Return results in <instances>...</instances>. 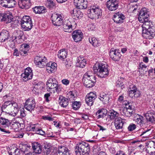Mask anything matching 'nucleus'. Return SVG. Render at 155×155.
Wrapping results in <instances>:
<instances>
[{
	"label": "nucleus",
	"mask_w": 155,
	"mask_h": 155,
	"mask_svg": "<svg viewBox=\"0 0 155 155\" xmlns=\"http://www.w3.org/2000/svg\"><path fill=\"white\" fill-rule=\"evenodd\" d=\"M93 70L95 73L101 78L107 77L109 72L107 65L103 63L96 64L93 67Z\"/></svg>",
	"instance_id": "f257e3e1"
},
{
	"label": "nucleus",
	"mask_w": 155,
	"mask_h": 155,
	"mask_svg": "<svg viewBox=\"0 0 155 155\" xmlns=\"http://www.w3.org/2000/svg\"><path fill=\"white\" fill-rule=\"evenodd\" d=\"M47 89L51 93L58 92L61 90L60 85L58 84L56 80L54 78H49L47 82Z\"/></svg>",
	"instance_id": "f03ea898"
},
{
	"label": "nucleus",
	"mask_w": 155,
	"mask_h": 155,
	"mask_svg": "<svg viewBox=\"0 0 155 155\" xmlns=\"http://www.w3.org/2000/svg\"><path fill=\"white\" fill-rule=\"evenodd\" d=\"M75 151L76 155H88L90 151V147L87 143L82 142L77 145Z\"/></svg>",
	"instance_id": "7ed1b4c3"
},
{
	"label": "nucleus",
	"mask_w": 155,
	"mask_h": 155,
	"mask_svg": "<svg viewBox=\"0 0 155 155\" xmlns=\"http://www.w3.org/2000/svg\"><path fill=\"white\" fill-rule=\"evenodd\" d=\"M22 28L25 31H28L31 30L33 26L31 19L28 16H24L20 21Z\"/></svg>",
	"instance_id": "20e7f679"
},
{
	"label": "nucleus",
	"mask_w": 155,
	"mask_h": 155,
	"mask_svg": "<svg viewBox=\"0 0 155 155\" xmlns=\"http://www.w3.org/2000/svg\"><path fill=\"white\" fill-rule=\"evenodd\" d=\"M34 63L37 66L40 68L45 67L47 62V59L45 56L38 55L35 56Z\"/></svg>",
	"instance_id": "39448f33"
},
{
	"label": "nucleus",
	"mask_w": 155,
	"mask_h": 155,
	"mask_svg": "<svg viewBox=\"0 0 155 155\" xmlns=\"http://www.w3.org/2000/svg\"><path fill=\"white\" fill-rule=\"evenodd\" d=\"M63 17L60 14L54 13L51 16L52 24L56 26H60L63 25Z\"/></svg>",
	"instance_id": "423d86ee"
},
{
	"label": "nucleus",
	"mask_w": 155,
	"mask_h": 155,
	"mask_svg": "<svg viewBox=\"0 0 155 155\" xmlns=\"http://www.w3.org/2000/svg\"><path fill=\"white\" fill-rule=\"evenodd\" d=\"M125 107L123 109L122 112H121V114L123 116L127 117H130L131 116L134 107L132 105V103L127 102L124 104Z\"/></svg>",
	"instance_id": "0eeeda50"
},
{
	"label": "nucleus",
	"mask_w": 155,
	"mask_h": 155,
	"mask_svg": "<svg viewBox=\"0 0 155 155\" xmlns=\"http://www.w3.org/2000/svg\"><path fill=\"white\" fill-rule=\"evenodd\" d=\"M76 23L69 20H66L63 24V30L65 32H71L76 27Z\"/></svg>",
	"instance_id": "6e6552de"
},
{
	"label": "nucleus",
	"mask_w": 155,
	"mask_h": 155,
	"mask_svg": "<svg viewBox=\"0 0 155 155\" xmlns=\"http://www.w3.org/2000/svg\"><path fill=\"white\" fill-rule=\"evenodd\" d=\"M149 17L148 10L147 8H144L141 9L138 15V19L139 21L141 23H143L146 20H148Z\"/></svg>",
	"instance_id": "1a4fd4ad"
},
{
	"label": "nucleus",
	"mask_w": 155,
	"mask_h": 155,
	"mask_svg": "<svg viewBox=\"0 0 155 155\" xmlns=\"http://www.w3.org/2000/svg\"><path fill=\"white\" fill-rule=\"evenodd\" d=\"M90 15H92V16L91 18V19H98L102 15L101 10L98 7L93 6L90 9Z\"/></svg>",
	"instance_id": "9d476101"
},
{
	"label": "nucleus",
	"mask_w": 155,
	"mask_h": 155,
	"mask_svg": "<svg viewBox=\"0 0 155 155\" xmlns=\"http://www.w3.org/2000/svg\"><path fill=\"white\" fill-rule=\"evenodd\" d=\"M21 79L22 81H27L31 79L33 76L32 70L30 68H26L24 73L21 74Z\"/></svg>",
	"instance_id": "9b49d317"
},
{
	"label": "nucleus",
	"mask_w": 155,
	"mask_h": 155,
	"mask_svg": "<svg viewBox=\"0 0 155 155\" xmlns=\"http://www.w3.org/2000/svg\"><path fill=\"white\" fill-rule=\"evenodd\" d=\"M35 106V99L31 98H28L26 101L24 106L25 109L30 112L34 110Z\"/></svg>",
	"instance_id": "f8f14e48"
},
{
	"label": "nucleus",
	"mask_w": 155,
	"mask_h": 155,
	"mask_svg": "<svg viewBox=\"0 0 155 155\" xmlns=\"http://www.w3.org/2000/svg\"><path fill=\"white\" fill-rule=\"evenodd\" d=\"M120 52L119 49L111 48L110 51V56L111 59L114 61L119 60L121 56Z\"/></svg>",
	"instance_id": "ddd939ff"
},
{
	"label": "nucleus",
	"mask_w": 155,
	"mask_h": 155,
	"mask_svg": "<svg viewBox=\"0 0 155 155\" xmlns=\"http://www.w3.org/2000/svg\"><path fill=\"white\" fill-rule=\"evenodd\" d=\"M119 2L117 0H108L106 3L108 9L110 11H114L117 9Z\"/></svg>",
	"instance_id": "4468645a"
},
{
	"label": "nucleus",
	"mask_w": 155,
	"mask_h": 155,
	"mask_svg": "<svg viewBox=\"0 0 155 155\" xmlns=\"http://www.w3.org/2000/svg\"><path fill=\"white\" fill-rule=\"evenodd\" d=\"M129 87L130 90L129 91V95L131 97L136 98L140 96V93L134 85H130Z\"/></svg>",
	"instance_id": "2eb2a0df"
},
{
	"label": "nucleus",
	"mask_w": 155,
	"mask_h": 155,
	"mask_svg": "<svg viewBox=\"0 0 155 155\" xmlns=\"http://www.w3.org/2000/svg\"><path fill=\"white\" fill-rule=\"evenodd\" d=\"M97 98L96 92H91L88 94L86 97L85 101L87 104L89 106H92Z\"/></svg>",
	"instance_id": "dca6fc26"
},
{
	"label": "nucleus",
	"mask_w": 155,
	"mask_h": 155,
	"mask_svg": "<svg viewBox=\"0 0 155 155\" xmlns=\"http://www.w3.org/2000/svg\"><path fill=\"white\" fill-rule=\"evenodd\" d=\"M155 35V31L152 28L147 30H143V37L146 39H150L153 38Z\"/></svg>",
	"instance_id": "f3484780"
},
{
	"label": "nucleus",
	"mask_w": 155,
	"mask_h": 155,
	"mask_svg": "<svg viewBox=\"0 0 155 155\" xmlns=\"http://www.w3.org/2000/svg\"><path fill=\"white\" fill-rule=\"evenodd\" d=\"M74 3L79 9H85L87 7L88 2L85 0H74Z\"/></svg>",
	"instance_id": "a211bd4d"
},
{
	"label": "nucleus",
	"mask_w": 155,
	"mask_h": 155,
	"mask_svg": "<svg viewBox=\"0 0 155 155\" xmlns=\"http://www.w3.org/2000/svg\"><path fill=\"white\" fill-rule=\"evenodd\" d=\"M125 17L121 12H118L115 13L113 16V20L116 23H121L123 22Z\"/></svg>",
	"instance_id": "6ab92c4d"
},
{
	"label": "nucleus",
	"mask_w": 155,
	"mask_h": 155,
	"mask_svg": "<svg viewBox=\"0 0 155 155\" xmlns=\"http://www.w3.org/2000/svg\"><path fill=\"white\" fill-rule=\"evenodd\" d=\"M83 37V33L81 30L75 31L73 33L72 38L76 42L81 41Z\"/></svg>",
	"instance_id": "aec40b11"
},
{
	"label": "nucleus",
	"mask_w": 155,
	"mask_h": 155,
	"mask_svg": "<svg viewBox=\"0 0 155 155\" xmlns=\"http://www.w3.org/2000/svg\"><path fill=\"white\" fill-rule=\"evenodd\" d=\"M18 4L22 9H27L29 8L31 5V0H19Z\"/></svg>",
	"instance_id": "412c9836"
},
{
	"label": "nucleus",
	"mask_w": 155,
	"mask_h": 155,
	"mask_svg": "<svg viewBox=\"0 0 155 155\" xmlns=\"http://www.w3.org/2000/svg\"><path fill=\"white\" fill-rule=\"evenodd\" d=\"M9 110L11 111L10 113H8L9 115L14 117L16 116L19 111V108L17 104L14 101L12 105Z\"/></svg>",
	"instance_id": "4be33fe9"
},
{
	"label": "nucleus",
	"mask_w": 155,
	"mask_h": 155,
	"mask_svg": "<svg viewBox=\"0 0 155 155\" xmlns=\"http://www.w3.org/2000/svg\"><path fill=\"white\" fill-rule=\"evenodd\" d=\"M90 80L88 81L86 79V81H84V84L87 87L90 88L94 86V83L96 81V78L95 76H91L90 78Z\"/></svg>",
	"instance_id": "5701e85b"
},
{
	"label": "nucleus",
	"mask_w": 155,
	"mask_h": 155,
	"mask_svg": "<svg viewBox=\"0 0 155 155\" xmlns=\"http://www.w3.org/2000/svg\"><path fill=\"white\" fill-rule=\"evenodd\" d=\"M71 14L74 19H77L81 18L83 16V14L80 10L74 8L71 11Z\"/></svg>",
	"instance_id": "b1692460"
},
{
	"label": "nucleus",
	"mask_w": 155,
	"mask_h": 155,
	"mask_svg": "<svg viewBox=\"0 0 155 155\" xmlns=\"http://www.w3.org/2000/svg\"><path fill=\"white\" fill-rule=\"evenodd\" d=\"M23 35V31L20 30H18L15 31L13 33L12 36V41H17V40L21 39Z\"/></svg>",
	"instance_id": "393cba45"
},
{
	"label": "nucleus",
	"mask_w": 155,
	"mask_h": 155,
	"mask_svg": "<svg viewBox=\"0 0 155 155\" xmlns=\"http://www.w3.org/2000/svg\"><path fill=\"white\" fill-rule=\"evenodd\" d=\"M99 99L104 104H107L110 102V96L108 94L101 93L99 96Z\"/></svg>",
	"instance_id": "a878e982"
},
{
	"label": "nucleus",
	"mask_w": 155,
	"mask_h": 155,
	"mask_svg": "<svg viewBox=\"0 0 155 155\" xmlns=\"http://www.w3.org/2000/svg\"><path fill=\"white\" fill-rule=\"evenodd\" d=\"M14 101H6L4 103H3L2 106L0 107V108H1V110L2 112H6V111H5V109H7V110H9L11 108L12 106V105Z\"/></svg>",
	"instance_id": "bb28decb"
},
{
	"label": "nucleus",
	"mask_w": 155,
	"mask_h": 155,
	"mask_svg": "<svg viewBox=\"0 0 155 155\" xmlns=\"http://www.w3.org/2000/svg\"><path fill=\"white\" fill-rule=\"evenodd\" d=\"M146 119L153 124L155 123V114L152 112L149 111L145 114Z\"/></svg>",
	"instance_id": "cd10ccee"
},
{
	"label": "nucleus",
	"mask_w": 155,
	"mask_h": 155,
	"mask_svg": "<svg viewBox=\"0 0 155 155\" xmlns=\"http://www.w3.org/2000/svg\"><path fill=\"white\" fill-rule=\"evenodd\" d=\"M33 12L36 14H44L47 12L46 8L43 6H36L32 8Z\"/></svg>",
	"instance_id": "c85d7f7f"
},
{
	"label": "nucleus",
	"mask_w": 155,
	"mask_h": 155,
	"mask_svg": "<svg viewBox=\"0 0 155 155\" xmlns=\"http://www.w3.org/2000/svg\"><path fill=\"white\" fill-rule=\"evenodd\" d=\"M56 63L51 62L47 63L45 66L47 72L49 73L53 72L56 68Z\"/></svg>",
	"instance_id": "c756f323"
},
{
	"label": "nucleus",
	"mask_w": 155,
	"mask_h": 155,
	"mask_svg": "<svg viewBox=\"0 0 155 155\" xmlns=\"http://www.w3.org/2000/svg\"><path fill=\"white\" fill-rule=\"evenodd\" d=\"M9 36L8 32L6 30H3L0 32V42H3L8 40Z\"/></svg>",
	"instance_id": "7c9ffc66"
},
{
	"label": "nucleus",
	"mask_w": 155,
	"mask_h": 155,
	"mask_svg": "<svg viewBox=\"0 0 155 155\" xmlns=\"http://www.w3.org/2000/svg\"><path fill=\"white\" fill-rule=\"evenodd\" d=\"M107 113V110L105 109H102L98 110L96 113L97 118L99 119L104 117Z\"/></svg>",
	"instance_id": "2f4dec72"
},
{
	"label": "nucleus",
	"mask_w": 155,
	"mask_h": 155,
	"mask_svg": "<svg viewBox=\"0 0 155 155\" xmlns=\"http://www.w3.org/2000/svg\"><path fill=\"white\" fill-rule=\"evenodd\" d=\"M60 104L63 107H65L68 104V99L62 96H60L59 98Z\"/></svg>",
	"instance_id": "473e14b6"
},
{
	"label": "nucleus",
	"mask_w": 155,
	"mask_h": 155,
	"mask_svg": "<svg viewBox=\"0 0 155 155\" xmlns=\"http://www.w3.org/2000/svg\"><path fill=\"white\" fill-rule=\"evenodd\" d=\"M57 155H69L68 149L65 147H60Z\"/></svg>",
	"instance_id": "72a5a7b5"
},
{
	"label": "nucleus",
	"mask_w": 155,
	"mask_h": 155,
	"mask_svg": "<svg viewBox=\"0 0 155 155\" xmlns=\"http://www.w3.org/2000/svg\"><path fill=\"white\" fill-rule=\"evenodd\" d=\"M20 51V54L24 56L27 54V52L29 49V45L28 44H25L21 46Z\"/></svg>",
	"instance_id": "f704fd0d"
},
{
	"label": "nucleus",
	"mask_w": 155,
	"mask_h": 155,
	"mask_svg": "<svg viewBox=\"0 0 155 155\" xmlns=\"http://www.w3.org/2000/svg\"><path fill=\"white\" fill-rule=\"evenodd\" d=\"M86 64V61L84 58L79 57L78 58L77 62V66L79 67L83 68Z\"/></svg>",
	"instance_id": "c9c22d12"
},
{
	"label": "nucleus",
	"mask_w": 155,
	"mask_h": 155,
	"mask_svg": "<svg viewBox=\"0 0 155 155\" xmlns=\"http://www.w3.org/2000/svg\"><path fill=\"white\" fill-rule=\"evenodd\" d=\"M108 115L110 120L116 119L119 116V114L114 110H111L109 111Z\"/></svg>",
	"instance_id": "e433bc0d"
},
{
	"label": "nucleus",
	"mask_w": 155,
	"mask_h": 155,
	"mask_svg": "<svg viewBox=\"0 0 155 155\" xmlns=\"http://www.w3.org/2000/svg\"><path fill=\"white\" fill-rule=\"evenodd\" d=\"M134 120L137 124L140 125H143L144 124V119L143 117L139 114L136 115Z\"/></svg>",
	"instance_id": "4c0bfd02"
},
{
	"label": "nucleus",
	"mask_w": 155,
	"mask_h": 155,
	"mask_svg": "<svg viewBox=\"0 0 155 155\" xmlns=\"http://www.w3.org/2000/svg\"><path fill=\"white\" fill-rule=\"evenodd\" d=\"M4 21L6 23L11 22L13 19V17L11 14L9 13H7L4 14Z\"/></svg>",
	"instance_id": "58836bf2"
},
{
	"label": "nucleus",
	"mask_w": 155,
	"mask_h": 155,
	"mask_svg": "<svg viewBox=\"0 0 155 155\" xmlns=\"http://www.w3.org/2000/svg\"><path fill=\"white\" fill-rule=\"evenodd\" d=\"M32 83L33 84V89L32 91H35L36 92L38 93V89L41 87V85L42 84V82L38 81L37 80H35L33 81Z\"/></svg>",
	"instance_id": "ea45409f"
},
{
	"label": "nucleus",
	"mask_w": 155,
	"mask_h": 155,
	"mask_svg": "<svg viewBox=\"0 0 155 155\" xmlns=\"http://www.w3.org/2000/svg\"><path fill=\"white\" fill-rule=\"evenodd\" d=\"M126 123V120L119 118L115 119L114 124L115 126H123L125 125Z\"/></svg>",
	"instance_id": "a19ab883"
},
{
	"label": "nucleus",
	"mask_w": 155,
	"mask_h": 155,
	"mask_svg": "<svg viewBox=\"0 0 155 155\" xmlns=\"http://www.w3.org/2000/svg\"><path fill=\"white\" fill-rule=\"evenodd\" d=\"M58 56L60 59L62 60L66 58L67 56V52L64 49L61 50L59 51Z\"/></svg>",
	"instance_id": "79ce46f5"
},
{
	"label": "nucleus",
	"mask_w": 155,
	"mask_h": 155,
	"mask_svg": "<svg viewBox=\"0 0 155 155\" xmlns=\"http://www.w3.org/2000/svg\"><path fill=\"white\" fill-rule=\"evenodd\" d=\"M91 76H94L93 75V73L91 71H88L86 73L83 75L82 78V81L84 83V81H86L85 79H87L88 81L90 80V79Z\"/></svg>",
	"instance_id": "37998d69"
},
{
	"label": "nucleus",
	"mask_w": 155,
	"mask_h": 155,
	"mask_svg": "<svg viewBox=\"0 0 155 155\" xmlns=\"http://www.w3.org/2000/svg\"><path fill=\"white\" fill-rule=\"evenodd\" d=\"M143 23V24L142 26L143 29L145 30L148 29L152 28H151V25H152V22L149 20V19H148V20L145 21Z\"/></svg>",
	"instance_id": "c03bdc74"
},
{
	"label": "nucleus",
	"mask_w": 155,
	"mask_h": 155,
	"mask_svg": "<svg viewBox=\"0 0 155 155\" xmlns=\"http://www.w3.org/2000/svg\"><path fill=\"white\" fill-rule=\"evenodd\" d=\"M89 42L94 47H97L99 45L98 40L95 37H90L89 38Z\"/></svg>",
	"instance_id": "a18cd8bd"
},
{
	"label": "nucleus",
	"mask_w": 155,
	"mask_h": 155,
	"mask_svg": "<svg viewBox=\"0 0 155 155\" xmlns=\"http://www.w3.org/2000/svg\"><path fill=\"white\" fill-rule=\"evenodd\" d=\"M9 155H18L20 154V150L15 147V150L11 148L8 152Z\"/></svg>",
	"instance_id": "49530a36"
},
{
	"label": "nucleus",
	"mask_w": 155,
	"mask_h": 155,
	"mask_svg": "<svg viewBox=\"0 0 155 155\" xmlns=\"http://www.w3.org/2000/svg\"><path fill=\"white\" fill-rule=\"evenodd\" d=\"M0 124L9 126V125H10V121L5 118L1 117L0 118Z\"/></svg>",
	"instance_id": "de8ad7c7"
},
{
	"label": "nucleus",
	"mask_w": 155,
	"mask_h": 155,
	"mask_svg": "<svg viewBox=\"0 0 155 155\" xmlns=\"http://www.w3.org/2000/svg\"><path fill=\"white\" fill-rule=\"evenodd\" d=\"M46 5L47 8L50 9H52L56 7L55 3L51 0H48L46 2Z\"/></svg>",
	"instance_id": "09e8293b"
},
{
	"label": "nucleus",
	"mask_w": 155,
	"mask_h": 155,
	"mask_svg": "<svg viewBox=\"0 0 155 155\" xmlns=\"http://www.w3.org/2000/svg\"><path fill=\"white\" fill-rule=\"evenodd\" d=\"M81 106L80 102L77 101H74L72 104V108L75 110H78Z\"/></svg>",
	"instance_id": "8fccbe9b"
},
{
	"label": "nucleus",
	"mask_w": 155,
	"mask_h": 155,
	"mask_svg": "<svg viewBox=\"0 0 155 155\" xmlns=\"http://www.w3.org/2000/svg\"><path fill=\"white\" fill-rule=\"evenodd\" d=\"M16 4V2L15 0H8L7 8H12L15 7Z\"/></svg>",
	"instance_id": "3c124183"
},
{
	"label": "nucleus",
	"mask_w": 155,
	"mask_h": 155,
	"mask_svg": "<svg viewBox=\"0 0 155 155\" xmlns=\"http://www.w3.org/2000/svg\"><path fill=\"white\" fill-rule=\"evenodd\" d=\"M68 98L70 101L75 100L76 96L74 92L73 91H70L67 94Z\"/></svg>",
	"instance_id": "603ef678"
},
{
	"label": "nucleus",
	"mask_w": 155,
	"mask_h": 155,
	"mask_svg": "<svg viewBox=\"0 0 155 155\" xmlns=\"http://www.w3.org/2000/svg\"><path fill=\"white\" fill-rule=\"evenodd\" d=\"M50 151V147L48 144L45 145L43 149V153H44L45 154L48 155Z\"/></svg>",
	"instance_id": "864d4df0"
},
{
	"label": "nucleus",
	"mask_w": 155,
	"mask_h": 155,
	"mask_svg": "<svg viewBox=\"0 0 155 155\" xmlns=\"http://www.w3.org/2000/svg\"><path fill=\"white\" fill-rule=\"evenodd\" d=\"M123 78H120L118 80L116 83V86L117 87H121V89H122L124 87H123Z\"/></svg>",
	"instance_id": "5fc2aeb1"
},
{
	"label": "nucleus",
	"mask_w": 155,
	"mask_h": 155,
	"mask_svg": "<svg viewBox=\"0 0 155 155\" xmlns=\"http://www.w3.org/2000/svg\"><path fill=\"white\" fill-rule=\"evenodd\" d=\"M32 129L33 131H35L37 134L42 135H44L45 134L44 131L40 129H38L37 128H35V127H32Z\"/></svg>",
	"instance_id": "6e6d98bb"
},
{
	"label": "nucleus",
	"mask_w": 155,
	"mask_h": 155,
	"mask_svg": "<svg viewBox=\"0 0 155 155\" xmlns=\"http://www.w3.org/2000/svg\"><path fill=\"white\" fill-rule=\"evenodd\" d=\"M8 0H0V5L2 6L7 8Z\"/></svg>",
	"instance_id": "4d7b16f0"
},
{
	"label": "nucleus",
	"mask_w": 155,
	"mask_h": 155,
	"mask_svg": "<svg viewBox=\"0 0 155 155\" xmlns=\"http://www.w3.org/2000/svg\"><path fill=\"white\" fill-rule=\"evenodd\" d=\"M41 145L38 142H34L32 144V147L34 150L38 147H40Z\"/></svg>",
	"instance_id": "13d9d810"
},
{
	"label": "nucleus",
	"mask_w": 155,
	"mask_h": 155,
	"mask_svg": "<svg viewBox=\"0 0 155 155\" xmlns=\"http://www.w3.org/2000/svg\"><path fill=\"white\" fill-rule=\"evenodd\" d=\"M35 153H36L39 154L42 152V147L41 145L40 147H38L37 148L34 150Z\"/></svg>",
	"instance_id": "bf43d9fd"
},
{
	"label": "nucleus",
	"mask_w": 155,
	"mask_h": 155,
	"mask_svg": "<svg viewBox=\"0 0 155 155\" xmlns=\"http://www.w3.org/2000/svg\"><path fill=\"white\" fill-rule=\"evenodd\" d=\"M147 146L151 147L152 146L154 148H155V142L153 141H150L147 143Z\"/></svg>",
	"instance_id": "052dcab7"
},
{
	"label": "nucleus",
	"mask_w": 155,
	"mask_h": 155,
	"mask_svg": "<svg viewBox=\"0 0 155 155\" xmlns=\"http://www.w3.org/2000/svg\"><path fill=\"white\" fill-rule=\"evenodd\" d=\"M42 118L45 120H48L49 121H52L53 120L52 118L48 116H43Z\"/></svg>",
	"instance_id": "680f3d73"
},
{
	"label": "nucleus",
	"mask_w": 155,
	"mask_h": 155,
	"mask_svg": "<svg viewBox=\"0 0 155 155\" xmlns=\"http://www.w3.org/2000/svg\"><path fill=\"white\" fill-rule=\"evenodd\" d=\"M50 96V93H47L44 95V98L45 99L46 102H48L49 101V100L48 99V97Z\"/></svg>",
	"instance_id": "e2e57ef3"
},
{
	"label": "nucleus",
	"mask_w": 155,
	"mask_h": 155,
	"mask_svg": "<svg viewBox=\"0 0 155 155\" xmlns=\"http://www.w3.org/2000/svg\"><path fill=\"white\" fill-rule=\"evenodd\" d=\"M122 128V127H113V128L112 127L111 129H113L114 131L115 132H118L120 131L118 130L121 129Z\"/></svg>",
	"instance_id": "0e129e2a"
},
{
	"label": "nucleus",
	"mask_w": 155,
	"mask_h": 155,
	"mask_svg": "<svg viewBox=\"0 0 155 155\" xmlns=\"http://www.w3.org/2000/svg\"><path fill=\"white\" fill-rule=\"evenodd\" d=\"M62 83L64 85H67L69 83V81L67 79H63L61 81Z\"/></svg>",
	"instance_id": "69168bd1"
},
{
	"label": "nucleus",
	"mask_w": 155,
	"mask_h": 155,
	"mask_svg": "<svg viewBox=\"0 0 155 155\" xmlns=\"http://www.w3.org/2000/svg\"><path fill=\"white\" fill-rule=\"evenodd\" d=\"M20 52H19L17 49L15 48L14 50V52L13 53V55L14 56H19Z\"/></svg>",
	"instance_id": "338daca9"
},
{
	"label": "nucleus",
	"mask_w": 155,
	"mask_h": 155,
	"mask_svg": "<svg viewBox=\"0 0 155 155\" xmlns=\"http://www.w3.org/2000/svg\"><path fill=\"white\" fill-rule=\"evenodd\" d=\"M21 127H17L16 128H14V131L15 132H20L22 130V129L20 128Z\"/></svg>",
	"instance_id": "774afa93"
}]
</instances>
